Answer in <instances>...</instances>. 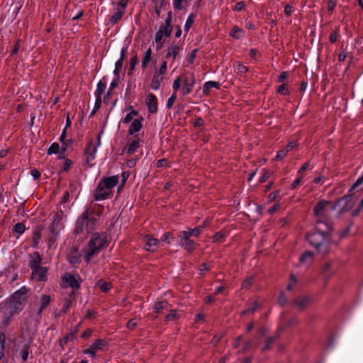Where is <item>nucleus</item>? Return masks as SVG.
<instances>
[{"mask_svg":"<svg viewBox=\"0 0 363 363\" xmlns=\"http://www.w3.org/2000/svg\"><path fill=\"white\" fill-rule=\"evenodd\" d=\"M330 230L329 223L323 220H318L315 231L307 235L309 243L320 253L325 254L330 250Z\"/></svg>","mask_w":363,"mask_h":363,"instance_id":"f257e3e1","label":"nucleus"},{"mask_svg":"<svg viewBox=\"0 0 363 363\" xmlns=\"http://www.w3.org/2000/svg\"><path fill=\"white\" fill-rule=\"evenodd\" d=\"M101 214L102 209L96 210L92 207L86 208L76 221L74 233L82 234L84 230L86 233L92 232L95 229L98 218Z\"/></svg>","mask_w":363,"mask_h":363,"instance_id":"f03ea898","label":"nucleus"},{"mask_svg":"<svg viewBox=\"0 0 363 363\" xmlns=\"http://www.w3.org/2000/svg\"><path fill=\"white\" fill-rule=\"evenodd\" d=\"M27 289L25 286L15 291L11 296L9 302L6 304V307L9 310V315L4 317V323L5 325H8L10 323L11 318L20 313L26 303Z\"/></svg>","mask_w":363,"mask_h":363,"instance_id":"7ed1b4c3","label":"nucleus"},{"mask_svg":"<svg viewBox=\"0 0 363 363\" xmlns=\"http://www.w3.org/2000/svg\"><path fill=\"white\" fill-rule=\"evenodd\" d=\"M106 245V236L104 234L94 233L92 234L88 243V247L85 250V260L89 263L93 256L99 252Z\"/></svg>","mask_w":363,"mask_h":363,"instance_id":"20e7f679","label":"nucleus"},{"mask_svg":"<svg viewBox=\"0 0 363 363\" xmlns=\"http://www.w3.org/2000/svg\"><path fill=\"white\" fill-rule=\"evenodd\" d=\"M195 83L196 79L194 74L186 73L174 81L172 88L175 92L180 89L181 94L186 96L192 91Z\"/></svg>","mask_w":363,"mask_h":363,"instance_id":"39448f33","label":"nucleus"},{"mask_svg":"<svg viewBox=\"0 0 363 363\" xmlns=\"http://www.w3.org/2000/svg\"><path fill=\"white\" fill-rule=\"evenodd\" d=\"M336 209V205L332 203L330 201L322 200L319 201L314 207V215L316 217V224L318 220H323L326 223H328V219L330 217V213Z\"/></svg>","mask_w":363,"mask_h":363,"instance_id":"423d86ee","label":"nucleus"},{"mask_svg":"<svg viewBox=\"0 0 363 363\" xmlns=\"http://www.w3.org/2000/svg\"><path fill=\"white\" fill-rule=\"evenodd\" d=\"M103 134V131H101L98 135L97 141L95 144H93L92 141H91L86 150L85 155H86V162L90 167L93 166V161L96 158V153L97 151V148L101 145V138Z\"/></svg>","mask_w":363,"mask_h":363,"instance_id":"0eeeda50","label":"nucleus"},{"mask_svg":"<svg viewBox=\"0 0 363 363\" xmlns=\"http://www.w3.org/2000/svg\"><path fill=\"white\" fill-rule=\"evenodd\" d=\"M178 238L179 245L186 250L192 252L196 249L197 244L190 239L189 234L183 230L179 233Z\"/></svg>","mask_w":363,"mask_h":363,"instance_id":"6e6552de","label":"nucleus"},{"mask_svg":"<svg viewBox=\"0 0 363 363\" xmlns=\"http://www.w3.org/2000/svg\"><path fill=\"white\" fill-rule=\"evenodd\" d=\"M51 297L47 294H41L36 296L34 301V305L37 307V314L40 315L42 312L50 305Z\"/></svg>","mask_w":363,"mask_h":363,"instance_id":"1a4fd4ad","label":"nucleus"},{"mask_svg":"<svg viewBox=\"0 0 363 363\" xmlns=\"http://www.w3.org/2000/svg\"><path fill=\"white\" fill-rule=\"evenodd\" d=\"M106 341L102 339H97L89 348L84 350V354H90L91 357H95L97 350H103L106 347Z\"/></svg>","mask_w":363,"mask_h":363,"instance_id":"9d476101","label":"nucleus"},{"mask_svg":"<svg viewBox=\"0 0 363 363\" xmlns=\"http://www.w3.org/2000/svg\"><path fill=\"white\" fill-rule=\"evenodd\" d=\"M32 279L37 281H45L47 280L48 268L46 267H39L31 270Z\"/></svg>","mask_w":363,"mask_h":363,"instance_id":"9b49d317","label":"nucleus"},{"mask_svg":"<svg viewBox=\"0 0 363 363\" xmlns=\"http://www.w3.org/2000/svg\"><path fill=\"white\" fill-rule=\"evenodd\" d=\"M111 193V190L104 187L102 184L99 182L94 191V197L96 201H104L108 197Z\"/></svg>","mask_w":363,"mask_h":363,"instance_id":"f8f14e48","label":"nucleus"},{"mask_svg":"<svg viewBox=\"0 0 363 363\" xmlns=\"http://www.w3.org/2000/svg\"><path fill=\"white\" fill-rule=\"evenodd\" d=\"M63 281L70 286L74 291V289H78L80 287L79 282V277L78 275H72L70 274H65L63 277Z\"/></svg>","mask_w":363,"mask_h":363,"instance_id":"ddd939ff","label":"nucleus"},{"mask_svg":"<svg viewBox=\"0 0 363 363\" xmlns=\"http://www.w3.org/2000/svg\"><path fill=\"white\" fill-rule=\"evenodd\" d=\"M119 177L117 175L104 178L100 183L102 184L104 187H106L112 192V189L115 187L118 183Z\"/></svg>","mask_w":363,"mask_h":363,"instance_id":"4468645a","label":"nucleus"},{"mask_svg":"<svg viewBox=\"0 0 363 363\" xmlns=\"http://www.w3.org/2000/svg\"><path fill=\"white\" fill-rule=\"evenodd\" d=\"M146 105L147 106L149 112L153 113L157 110V99L155 95L149 93L146 97Z\"/></svg>","mask_w":363,"mask_h":363,"instance_id":"2eb2a0df","label":"nucleus"},{"mask_svg":"<svg viewBox=\"0 0 363 363\" xmlns=\"http://www.w3.org/2000/svg\"><path fill=\"white\" fill-rule=\"evenodd\" d=\"M42 258L38 252H34L29 255L28 265L31 270L40 267Z\"/></svg>","mask_w":363,"mask_h":363,"instance_id":"dca6fc26","label":"nucleus"},{"mask_svg":"<svg viewBox=\"0 0 363 363\" xmlns=\"http://www.w3.org/2000/svg\"><path fill=\"white\" fill-rule=\"evenodd\" d=\"M33 342V338H30L28 342H26L22 347L20 351V356L23 362H26L28 358L29 354L31 352L30 351V345Z\"/></svg>","mask_w":363,"mask_h":363,"instance_id":"f3484780","label":"nucleus"},{"mask_svg":"<svg viewBox=\"0 0 363 363\" xmlns=\"http://www.w3.org/2000/svg\"><path fill=\"white\" fill-rule=\"evenodd\" d=\"M143 118L140 117V118L134 119L132 123H130V125L128 128V134L129 135H134L135 133L139 132L142 128V121Z\"/></svg>","mask_w":363,"mask_h":363,"instance_id":"a211bd4d","label":"nucleus"},{"mask_svg":"<svg viewBox=\"0 0 363 363\" xmlns=\"http://www.w3.org/2000/svg\"><path fill=\"white\" fill-rule=\"evenodd\" d=\"M314 256L313 253L311 251H306L299 258V262L302 264L310 266L313 263Z\"/></svg>","mask_w":363,"mask_h":363,"instance_id":"6ab92c4d","label":"nucleus"},{"mask_svg":"<svg viewBox=\"0 0 363 363\" xmlns=\"http://www.w3.org/2000/svg\"><path fill=\"white\" fill-rule=\"evenodd\" d=\"M172 20V13H168V17L165 19V26L160 28V38L162 35L169 36L172 33V28L170 26V22Z\"/></svg>","mask_w":363,"mask_h":363,"instance_id":"aec40b11","label":"nucleus"},{"mask_svg":"<svg viewBox=\"0 0 363 363\" xmlns=\"http://www.w3.org/2000/svg\"><path fill=\"white\" fill-rule=\"evenodd\" d=\"M146 249L148 251H155L158 247V241L156 238L147 235L145 238Z\"/></svg>","mask_w":363,"mask_h":363,"instance_id":"412c9836","label":"nucleus"},{"mask_svg":"<svg viewBox=\"0 0 363 363\" xmlns=\"http://www.w3.org/2000/svg\"><path fill=\"white\" fill-rule=\"evenodd\" d=\"M220 87V84L217 82L208 81L206 82L203 86L202 92L204 95H208L211 92V90L213 88L218 89Z\"/></svg>","mask_w":363,"mask_h":363,"instance_id":"4be33fe9","label":"nucleus"},{"mask_svg":"<svg viewBox=\"0 0 363 363\" xmlns=\"http://www.w3.org/2000/svg\"><path fill=\"white\" fill-rule=\"evenodd\" d=\"M311 298L309 296H301V297H298L297 298H296L294 301V305L298 307L299 309H303L307 305L308 303H309Z\"/></svg>","mask_w":363,"mask_h":363,"instance_id":"5701e85b","label":"nucleus"},{"mask_svg":"<svg viewBox=\"0 0 363 363\" xmlns=\"http://www.w3.org/2000/svg\"><path fill=\"white\" fill-rule=\"evenodd\" d=\"M80 257L81 255L78 250L77 249H73L71 250V252L69 255L67 259L70 264H76L79 263Z\"/></svg>","mask_w":363,"mask_h":363,"instance_id":"b1692460","label":"nucleus"},{"mask_svg":"<svg viewBox=\"0 0 363 363\" xmlns=\"http://www.w3.org/2000/svg\"><path fill=\"white\" fill-rule=\"evenodd\" d=\"M332 264L330 262L325 263L321 269V274L325 279H328L333 274V272L331 269Z\"/></svg>","mask_w":363,"mask_h":363,"instance_id":"393cba45","label":"nucleus"},{"mask_svg":"<svg viewBox=\"0 0 363 363\" xmlns=\"http://www.w3.org/2000/svg\"><path fill=\"white\" fill-rule=\"evenodd\" d=\"M125 57V50L122 49L121 52V57L115 63V69L113 71V74L116 77H118V74L121 70L123 66V61Z\"/></svg>","mask_w":363,"mask_h":363,"instance_id":"a878e982","label":"nucleus"},{"mask_svg":"<svg viewBox=\"0 0 363 363\" xmlns=\"http://www.w3.org/2000/svg\"><path fill=\"white\" fill-rule=\"evenodd\" d=\"M74 291H72L68 298H65V303L62 306V311L63 313H66L71 307L72 302L74 299Z\"/></svg>","mask_w":363,"mask_h":363,"instance_id":"bb28decb","label":"nucleus"},{"mask_svg":"<svg viewBox=\"0 0 363 363\" xmlns=\"http://www.w3.org/2000/svg\"><path fill=\"white\" fill-rule=\"evenodd\" d=\"M96 286L100 289L101 291L106 293L112 288V284L111 282L100 279L97 281Z\"/></svg>","mask_w":363,"mask_h":363,"instance_id":"cd10ccee","label":"nucleus"},{"mask_svg":"<svg viewBox=\"0 0 363 363\" xmlns=\"http://www.w3.org/2000/svg\"><path fill=\"white\" fill-rule=\"evenodd\" d=\"M139 147V139L128 140V152L134 153Z\"/></svg>","mask_w":363,"mask_h":363,"instance_id":"c85d7f7f","label":"nucleus"},{"mask_svg":"<svg viewBox=\"0 0 363 363\" xmlns=\"http://www.w3.org/2000/svg\"><path fill=\"white\" fill-rule=\"evenodd\" d=\"M203 225L196 227L193 229L188 228L186 230H184L185 233L189 234L191 237H199L203 232Z\"/></svg>","mask_w":363,"mask_h":363,"instance_id":"c756f323","label":"nucleus"},{"mask_svg":"<svg viewBox=\"0 0 363 363\" xmlns=\"http://www.w3.org/2000/svg\"><path fill=\"white\" fill-rule=\"evenodd\" d=\"M152 50L150 48H148L146 50V52L143 56V61H142V67L143 69L146 68L147 65L150 62L151 59H152Z\"/></svg>","mask_w":363,"mask_h":363,"instance_id":"7c9ffc66","label":"nucleus"},{"mask_svg":"<svg viewBox=\"0 0 363 363\" xmlns=\"http://www.w3.org/2000/svg\"><path fill=\"white\" fill-rule=\"evenodd\" d=\"M106 87V82H104L103 80H101L98 82L96 90V98H101V96L103 94L105 91Z\"/></svg>","mask_w":363,"mask_h":363,"instance_id":"2f4dec72","label":"nucleus"},{"mask_svg":"<svg viewBox=\"0 0 363 363\" xmlns=\"http://www.w3.org/2000/svg\"><path fill=\"white\" fill-rule=\"evenodd\" d=\"M77 332V328L75 329V330L70 334L66 335L63 339L60 340V345L62 347H64V346L67 343L68 341H71L74 338L75 334Z\"/></svg>","mask_w":363,"mask_h":363,"instance_id":"473e14b6","label":"nucleus"},{"mask_svg":"<svg viewBox=\"0 0 363 363\" xmlns=\"http://www.w3.org/2000/svg\"><path fill=\"white\" fill-rule=\"evenodd\" d=\"M259 308V303L257 301H255L252 303V305L247 308L245 309L241 312L242 315H245L248 313H253L256 310Z\"/></svg>","mask_w":363,"mask_h":363,"instance_id":"72a5a7b5","label":"nucleus"},{"mask_svg":"<svg viewBox=\"0 0 363 363\" xmlns=\"http://www.w3.org/2000/svg\"><path fill=\"white\" fill-rule=\"evenodd\" d=\"M118 84V77H116L115 79L111 82L109 89L106 93V94L104 96V101L106 102L108 96L111 94V91L115 89Z\"/></svg>","mask_w":363,"mask_h":363,"instance_id":"f704fd0d","label":"nucleus"},{"mask_svg":"<svg viewBox=\"0 0 363 363\" xmlns=\"http://www.w3.org/2000/svg\"><path fill=\"white\" fill-rule=\"evenodd\" d=\"M123 14L124 11L117 9L115 13L110 18V22L113 24L116 23L122 18Z\"/></svg>","mask_w":363,"mask_h":363,"instance_id":"c9c22d12","label":"nucleus"},{"mask_svg":"<svg viewBox=\"0 0 363 363\" xmlns=\"http://www.w3.org/2000/svg\"><path fill=\"white\" fill-rule=\"evenodd\" d=\"M230 35L235 38L240 39L243 35V31L235 26L231 30Z\"/></svg>","mask_w":363,"mask_h":363,"instance_id":"e433bc0d","label":"nucleus"},{"mask_svg":"<svg viewBox=\"0 0 363 363\" xmlns=\"http://www.w3.org/2000/svg\"><path fill=\"white\" fill-rule=\"evenodd\" d=\"M226 237L225 233L223 232L216 233L213 237V242H223L224 241L225 238Z\"/></svg>","mask_w":363,"mask_h":363,"instance_id":"4c0bfd02","label":"nucleus"},{"mask_svg":"<svg viewBox=\"0 0 363 363\" xmlns=\"http://www.w3.org/2000/svg\"><path fill=\"white\" fill-rule=\"evenodd\" d=\"M139 62L138 57L137 56H133L130 59V68L128 70V74H132V72L134 70L136 65H138Z\"/></svg>","mask_w":363,"mask_h":363,"instance_id":"58836bf2","label":"nucleus"},{"mask_svg":"<svg viewBox=\"0 0 363 363\" xmlns=\"http://www.w3.org/2000/svg\"><path fill=\"white\" fill-rule=\"evenodd\" d=\"M4 344H5V335L0 333V360L4 356Z\"/></svg>","mask_w":363,"mask_h":363,"instance_id":"ea45409f","label":"nucleus"},{"mask_svg":"<svg viewBox=\"0 0 363 363\" xmlns=\"http://www.w3.org/2000/svg\"><path fill=\"white\" fill-rule=\"evenodd\" d=\"M60 150V145L57 143H52L48 149V155L56 154Z\"/></svg>","mask_w":363,"mask_h":363,"instance_id":"a19ab883","label":"nucleus"},{"mask_svg":"<svg viewBox=\"0 0 363 363\" xmlns=\"http://www.w3.org/2000/svg\"><path fill=\"white\" fill-rule=\"evenodd\" d=\"M297 283V279L296 277V276L294 274H291L290 276V279H289V282L287 285V290L289 291H291L294 289V287L295 286V285Z\"/></svg>","mask_w":363,"mask_h":363,"instance_id":"79ce46f5","label":"nucleus"},{"mask_svg":"<svg viewBox=\"0 0 363 363\" xmlns=\"http://www.w3.org/2000/svg\"><path fill=\"white\" fill-rule=\"evenodd\" d=\"M194 21V14H190L188 16V18H187V19L186 21L185 25H184V29L186 30H189L191 28V27L193 25Z\"/></svg>","mask_w":363,"mask_h":363,"instance_id":"37998d69","label":"nucleus"},{"mask_svg":"<svg viewBox=\"0 0 363 363\" xmlns=\"http://www.w3.org/2000/svg\"><path fill=\"white\" fill-rule=\"evenodd\" d=\"M159 76L157 74V72L154 74L152 83L151 88L154 90H157L159 89Z\"/></svg>","mask_w":363,"mask_h":363,"instance_id":"c03bdc74","label":"nucleus"},{"mask_svg":"<svg viewBox=\"0 0 363 363\" xmlns=\"http://www.w3.org/2000/svg\"><path fill=\"white\" fill-rule=\"evenodd\" d=\"M277 92L282 95H289L290 94V91L285 84H281L278 86Z\"/></svg>","mask_w":363,"mask_h":363,"instance_id":"a18cd8bd","label":"nucleus"},{"mask_svg":"<svg viewBox=\"0 0 363 363\" xmlns=\"http://www.w3.org/2000/svg\"><path fill=\"white\" fill-rule=\"evenodd\" d=\"M26 229L25 225L22 223H18L14 225V231L18 234L24 233Z\"/></svg>","mask_w":363,"mask_h":363,"instance_id":"49530a36","label":"nucleus"},{"mask_svg":"<svg viewBox=\"0 0 363 363\" xmlns=\"http://www.w3.org/2000/svg\"><path fill=\"white\" fill-rule=\"evenodd\" d=\"M177 54V48H176V47L170 48L169 49H168V51L166 54V58L169 59L172 57H173V58H174L176 57Z\"/></svg>","mask_w":363,"mask_h":363,"instance_id":"de8ad7c7","label":"nucleus"},{"mask_svg":"<svg viewBox=\"0 0 363 363\" xmlns=\"http://www.w3.org/2000/svg\"><path fill=\"white\" fill-rule=\"evenodd\" d=\"M138 321L135 318H133L128 321V323L126 324V327L129 330H132L135 329L138 326Z\"/></svg>","mask_w":363,"mask_h":363,"instance_id":"09e8293b","label":"nucleus"},{"mask_svg":"<svg viewBox=\"0 0 363 363\" xmlns=\"http://www.w3.org/2000/svg\"><path fill=\"white\" fill-rule=\"evenodd\" d=\"M254 282V277H249L247 279H245L243 282L242 283V288L245 289L249 287Z\"/></svg>","mask_w":363,"mask_h":363,"instance_id":"8fccbe9b","label":"nucleus"},{"mask_svg":"<svg viewBox=\"0 0 363 363\" xmlns=\"http://www.w3.org/2000/svg\"><path fill=\"white\" fill-rule=\"evenodd\" d=\"M337 0H328L327 4V9L329 12H333L337 5Z\"/></svg>","mask_w":363,"mask_h":363,"instance_id":"3c124183","label":"nucleus"},{"mask_svg":"<svg viewBox=\"0 0 363 363\" xmlns=\"http://www.w3.org/2000/svg\"><path fill=\"white\" fill-rule=\"evenodd\" d=\"M236 69L238 73H242V74L246 73L248 71L247 67H246L245 65H244L240 62L237 63Z\"/></svg>","mask_w":363,"mask_h":363,"instance_id":"603ef678","label":"nucleus"},{"mask_svg":"<svg viewBox=\"0 0 363 363\" xmlns=\"http://www.w3.org/2000/svg\"><path fill=\"white\" fill-rule=\"evenodd\" d=\"M287 153H288L287 150H285V149H282V150H279L276 155V160H282L283 158H284L286 156Z\"/></svg>","mask_w":363,"mask_h":363,"instance_id":"864d4df0","label":"nucleus"},{"mask_svg":"<svg viewBox=\"0 0 363 363\" xmlns=\"http://www.w3.org/2000/svg\"><path fill=\"white\" fill-rule=\"evenodd\" d=\"M363 183V174H362L361 177H359L357 180L356 182H354V184L352 185V188L350 190H352V189H354L356 187L359 186V185H361Z\"/></svg>","mask_w":363,"mask_h":363,"instance_id":"5fc2aeb1","label":"nucleus"},{"mask_svg":"<svg viewBox=\"0 0 363 363\" xmlns=\"http://www.w3.org/2000/svg\"><path fill=\"white\" fill-rule=\"evenodd\" d=\"M19 48H20V42H19V40H17L14 45L13 48L12 49V50L11 52V55H12V56L15 55L18 52Z\"/></svg>","mask_w":363,"mask_h":363,"instance_id":"6e6d98bb","label":"nucleus"},{"mask_svg":"<svg viewBox=\"0 0 363 363\" xmlns=\"http://www.w3.org/2000/svg\"><path fill=\"white\" fill-rule=\"evenodd\" d=\"M101 102V98L96 99L95 105H94V107L91 113H95L97 111L98 108L100 106Z\"/></svg>","mask_w":363,"mask_h":363,"instance_id":"4d7b16f0","label":"nucleus"},{"mask_svg":"<svg viewBox=\"0 0 363 363\" xmlns=\"http://www.w3.org/2000/svg\"><path fill=\"white\" fill-rule=\"evenodd\" d=\"M274 339L272 337H268L265 341V345L264 347L262 348V350H267L270 347L271 345L273 342Z\"/></svg>","mask_w":363,"mask_h":363,"instance_id":"13d9d810","label":"nucleus"},{"mask_svg":"<svg viewBox=\"0 0 363 363\" xmlns=\"http://www.w3.org/2000/svg\"><path fill=\"white\" fill-rule=\"evenodd\" d=\"M176 99V92L174 91V93L168 99V101H167V107H171L173 104V103L174 102Z\"/></svg>","mask_w":363,"mask_h":363,"instance_id":"bf43d9fd","label":"nucleus"},{"mask_svg":"<svg viewBox=\"0 0 363 363\" xmlns=\"http://www.w3.org/2000/svg\"><path fill=\"white\" fill-rule=\"evenodd\" d=\"M176 315H177L176 311H171V312L166 315V320L167 321L172 320L173 319H174L176 318Z\"/></svg>","mask_w":363,"mask_h":363,"instance_id":"052dcab7","label":"nucleus"},{"mask_svg":"<svg viewBox=\"0 0 363 363\" xmlns=\"http://www.w3.org/2000/svg\"><path fill=\"white\" fill-rule=\"evenodd\" d=\"M287 301V298L284 293H281L279 297V303L280 305L284 306Z\"/></svg>","mask_w":363,"mask_h":363,"instance_id":"680f3d73","label":"nucleus"},{"mask_svg":"<svg viewBox=\"0 0 363 363\" xmlns=\"http://www.w3.org/2000/svg\"><path fill=\"white\" fill-rule=\"evenodd\" d=\"M279 208L280 205L279 203H275L273 206L269 208L267 211L269 214H273L275 211L279 210Z\"/></svg>","mask_w":363,"mask_h":363,"instance_id":"e2e57ef3","label":"nucleus"},{"mask_svg":"<svg viewBox=\"0 0 363 363\" xmlns=\"http://www.w3.org/2000/svg\"><path fill=\"white\" fill-rule=\"evenodd\" d=\"M338 38V33L337 31H333L330 35V41L331 43H335Z\"/></svg>","mask_w":363,"mask_h":363,"instance_id":"0e129e2a","label":"nucleus"},{"mask_svg":"<svg viewBox=\"0 0 363 363\" xmlns=\"http://www.w3.org/2000/svg\"><path fill=\"white\" fill-rule=\"evenodd\" d=\"M278 192H272L267 196V201L269 203L272 202L277 196Z\"/></svg>","mask_w":363,"mask_h":363,"instance_id":"69168bd1","label":"nucleus"},{"mask_svg":"<svg viewBox=\"0 0 363 363\" xmlns=\"http://www.w3.org/2000/svg\"><path fill=\"white\" fill-rule=\"evenodd\" d=\"M289 77V73L287 72H283L280 74L278 77L279 82H281L285 80Z\"/></svg>","mask_w":363,"mask_h":363,"instance_id":"338daca9","label":"nucleus"},{"mask_svg":"<svg viewBox=\"0 0 363 363\" xmlns=\"http://www.w3.org/2000/svg\"><path fill=\"white\" fill-rule=\"evenodd\" d=\"M30 174L34 179H38L40 177V172L36 169H32Z\"/></svg>","mask_w":363,"mask_h":363,"instance_id":"774afa93","label":"nucleus"}]
</instances>
